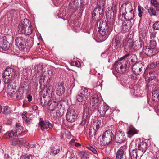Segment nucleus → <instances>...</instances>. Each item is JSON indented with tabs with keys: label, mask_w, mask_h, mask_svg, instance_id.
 Here are the masks:
<instances>
[{
	"label": "nucleus",
	"mask_w": 159,
	"mask_h": 159,
	"mask_svg": "<svg viewBox=\"0 0 159 159\" xmlns=\"http://www.w3.org/2000/svg\"><path fill=\"white\" fill-rule=\"evenodd\" d=\"M130 56V54L127 53L115 62L114 67L117 73L122 74L128 70L130 65L128 60Z\"/></svg>",
	"instance_id": "1"
},
{
	"label": "nucleus",
	"mask_w": 159,
	"mask_h": 159,
	"mask_svg": "<svg viewBox=\"0 0 159 159\" xmlns=\"http://www.w3.org/2000/svg\"><path fill=\"white\" fill-rule=\"evenodd\" d=\"M111 23L110 22L107 23L103 20L99 21L98 32L103 39H105L111 32L114 25L112 24L110 26Z\"/></svg>",
	"instance_id": "2"
},
{
	"label": "nucleus",
	"mask_w": 159,
	"mask_h": 159,
	"mask_svg": "<svg viewBox=\"0 0 159 159\" xmlns=\"http://www.w3.org/2000/svg\"><path fill=\"white\" fill-rule=\"evenodd\" d=\"M15 44L21 50H29L32 46L30 41L26 38L22 36L17 37L15 40Z\"/></svg>",
	"instance_id": "3"
},
{
	"label": "nucleus",
	"mask_w": 159,
	"mask_h": 159,
	"mask_svg": "<svg viewBox=\"0 0 159 159\" xmlns=\"http://www.w3.org/2000/svg\"><path fill=\"white\" fill-rule=\"evenodd\" d=\"M48 106V109L53 111L56 108V114L58 117H61L64 114V105L61 102H58L56 101H51Z\"/></svg>",
	"instance_id": "4"
},
{
	"label": "nucleus",
	"mask_w": 159,
	"mask_h": 159,
	"mask_svg": "<svg viewBox=\"0 0 159 159\" xmlns=\"http://www.w3.org/2000/svg\"><path fill=\"white\" fill-rule=\"evenodd\" d=\"M18 27L19 31L22 33L30 35L33 32L30 23L29 22V20L27 19H25L23 21H21L19 24Z\"/></svg>",
	"instance_id": "5"
},
{
	"label": "nucleus",
	"mask_w": 159,
	"mask_h": 159,
	"mask_svg": "<svg viewBox=\"0 0 159 159\" xmlns=\"http://www.w3.org/2000/svg\"><path fill=\"white\" fill-rule=\"evenodd\" d=\"M16 127L15 132L13 131L7 132L5 136L6 138H12V137H18L21 136L25 134V132L23 131V127L18 123L16 124Z\"/></svg>",
	"instance_id": "6"
},
{
	"label": "nucleus",
	"mask_w": 159,
	"mask_h": 159,
	"mask_svg": "<svg viewBox=\"0 0 159 159\" xmlns=\"http://www.w3.org/2000/svg\"><path fill=\"white\" fill-rule=\"evenodd\" d=\"M142 44V42L141 41H136L133 42L130 40L127 42L125 48L129 52L133 51V50L137 51L141 48Z\"/></svg>",
	"instance_id": "7"
},
{
	"label": "nucleus",
	"mask_w": 159,
	"mask_h": 159,
	"mask_svg": "<svg viewBox=\"0 0 159 159\" xmlns=\"http://www.w3.org/2000/svg\"><path fill=\"white\" fill-rule=\"evenodd\" d=\"M113 133L110 130L105 131L102 136V139L100 142L101 148L108 145L112 140Z\"/></svg>",
	"instance_id": "8"
},
{
	"label": "nucleus",
	"mask_w": 159,
	"mask_h": 159,
	"mask_svg": "<svg viewBox=\"0 0 159 159\" xmlns=\"http://www.w3.org/2000/svg\"><path fill=\"white\" fill-rule=\"evenodd\" d=\"M99 128L100 124L99 123L97 122L93 123L89 129L90 138L91 139H93V141L98 136V134Z\"/></svg>",
	"instance_id": "9"
},
{
	"label": "nucleus",
	"mask_w": 159,
	"mask_h": 159,
	"mask_svg": "<svg viewBox=\"0 0 159 159\" xmlns=\"http://www.w3.org/2000/svg\"><path fill=\"white\" fill-rule=\"evenodd\" d=\"M13 69H6L2 75V80L5 84H10L12 81Z\"/></svg>",
	"instance_id": "10"
},
{
	"label": "nucleus",
	"mask_w": 159,
	"mask_h": 159,
	"mask_svg": "<svg viewBox=\"0 0 159 159\" xmlns=\"http://www.w3.org/2000/svg\"><path fill=\"white\" fill-rule=\"evenodd\" d=\"M111 10L106 12V16L107 22H110L111 23L110 26L114 24V17L116 16L117 9L115 7H112Z\"/></svg>",
	"instance_id": "11"
},
{
	"label": "nucleus",
	"mask_w": 159,
	"mask_h": 159,
	"mask_svg": "<svg viewBox=\"0 0 159 159\" xmlns=\"http://www.w3.org/2000/svg\"><path fill=\"white\" fill-rule=\"evenodd\" d=\"M109 108V107L108 106L104 104L101 105V103H100L98 107H97L96 110L93 109L94 111L98 112L101 115L103 116L105 115L106 116L108 117L110 116V115L111 114V111H110V113L108 114L107 113V111Z\"/></svg>",
	"instance_id": "12"
},
{
	"label": "nucleus",
	"mask_w": 159,
	"mask_h": 159,
	"mask_svg": "<svg viewBox=\"0 0 159 159\" xmlns=\"http://www.w3.org/2000/svg\"><path fill=\"white\" fill-rule=\"evenodd\" d=\"M66 117L68 122L72 123L75 121L77 118V115L74 110L69 109L67 110Z\"/></svg>",
	"instance_id": "13"
},
{
	"label": "nucleus",
	"mask_w": 159,
	"mask_h": 159,
	"mask_svg": "<svg viewBox=\"0 0 159 159\" xmlns=\"http://www.w3.org/2000/svg\"><path fill=\"white\" fill-rule=\"evenodd\" d=\"M142 51L148 57H151L157 53L158 50L148 46H145L143 47Z\"/></svg>",
	"instance_id": "14"
},
{
	"label": "nucleus",
	"mask_w": 159,
	"mask_h": 159,
	"mask_svg": "<svg viewBox=\"0 0 159 159\" xmlns=\"http://www.w3.org/2000/svg\"><path fill=\"white\" fill-rule=\"evenodd\" d=\"M64 84V83L63 82L53 84V87H54V89L56 90V94L57 95L61 96L64 93L65 88Z\"/></svg>",
	"instance_id": "15"
},
{
	"label": "nucleus",
	"mask_w": 159,
	"mask_h": 159,
	"mask_svg": "<svg viewBox=\"0 0 159 159\" xmlns=\"http://www.w3.org/2000/svg\"><path fill=\"white\" fill-rule=\"evenodd\" d=\"M125 139V136L124 132L119 130L116 133L115 140L116 142L121 143L124 142Z\"/></svg>",
	"instance_id": "16"
},
{
	"label": "nucleus",
	"mask_w": 159,
	"mask_h": 159,
	"mask_svg": "<svg viewBox=\"0 0 159 159\" xmlns=\"http://www.w3.org/2000/svg\"><path fill=\"white\" fill-rule=\"evenodd\" d=\"M143 67V66L142 63H136L133 66L132 70L135 75H139L142 73Z\"/></svg>",
	"instance_id": "17"
},
{
	"label": "nucleus",
	"mask_w": 159,
	"mask_h": 159,
	"mask_svg": "<svg viewBox=\"0 0 159 159\" xmlns=\"http://www.w3.org/2000/svg\"><path fill=\"white\" fill-rule=\"evenodd\" d=\"M10 144L13 146H18L21 147L24 145L25 141L23 140H19L17 137H12V138H10Z\"/></svg>",
	"instance_id": "18"
},
{
	"label": "nucleus",
	"mask_w": 159,
	"mask_h": 159,
	"mask_svg": "<svg viewBox=\"0 0 159 159\" xmlns=\"http://www.w3.org/2000/svg\"><path fill=\"white\" fill-rule=\"evenodd\" d=\"M147 148V144L144 142L142 141L139 143L138 145V151L139 152V154L141 156L146 151Z\"/></svg>",
	"instance_id": "19"
},
{
	"label": "nucleus",
	"mask_w": 159,
	"mask_h": 159,
	"mask_svg": "<svg viewBox=\"0 0 159 159\" xmlns=\"http://www.w3.org/2000/svg\"><path fill=\"white\" fill-rule=\"evenodd\" d=\"M93 104L92 105L93 109L96 110L97 107H98L101 103V98L97 94H94L91 96Z\"/></svg>",
	"instance_id": "20"
},
{
	"label": "nucleus",
	"mask_w": 159,
	"mask_h": 159,
	"mask_svg": "<svg viewBox=\"0 0 159 159\" xmlns=\"http://www.w3.org/2000/svg\"><path fill=\"white\" fill-rule=\"evenodd\" d=\"M132 23L130 20H126L122 23V29L125 32H128L131 29Z\"/></svg>",
	"instance_id": "21"
},
{
	"label": "nucleus",
	"mask_w": 159,
	"mask_h": 159,
	"mask_svg": "<svg viewBox=\"0 0 159 159\" xmlns=\"http://www.w3.org/2000/svg\"><path fill=\"white\" fill-rule=\"evenodd\" d=\"M39 125L43 131L45 129H47V126H48L49 129L52 128L53 127L52 124L48 120H45V122L41 121L39 123Z\"/></svg>",
	"instance_id": "22"
},
{
	"label": "nucleus",
	"mask_w": 159,
	"mask_h": 159,
	"mask_svg": "<svg viewBox=\"0 0 159 159\" xmlns=\"http://www.w3.org/2000/svg\"><path fill=\"white\" fill-rule=\"evenodd\" d=\"M138 131L133 126H129L128 128V130L127 132V136L130 138L135 134H137Z\"/></svg>",
	"instance_id": "23"
},
{
	"label": "nucleus",
	"mask_w": 159,
	"mask_h": 159,
	"mask_svg": "<svg viewBox=\"0 0 159 159\" xmlns=\"http://www.w3.org/2000/svg\"><path fill=\"white\" fill-rule=\"evenodd\" d=\"M124 8H125V12L134 10L131 4L129 2H127L123 4L121 6L120 10L123 9Z\"/></svg>",
	"instance_id": "24"
},
{
	"label": "nucleus",
	"mask_w": 159,
	"mask_h": 159,
	"mask_svg": "<svg viewBox=\"0 0 159 159\" xmlns=\"http://www.w3.org/2000/svg\"><path fill=\"white\" fill-rule=\"evenodd\" d=\"M0 47L3 50L7 51L9 49L10 45L7 40L2 39L0 41Z\"/></svg>",
	"instance_id": "25"
},
{
	"label": "nucleus",
	"mask_w": 159,
	"mask_h": 159,
	"mask_svg": "<svg viewBox=\"0 0 159 159\" xmlns=\"http://www.w3.org/2000/svg\"><path fill=\"white\" fill-rule=\"evenodd\" d=\"M152 99L156 102H159V88H156L152 93Z\"/></svg>",
	"instance_id": "26"
},
{
	"label": "nucleus",
	"mask_w": 159,
	"mask_h": 159,
	"mask_svg": "<svg viewBox=\"0 0 159 159\" xmlns=\"http://www.w3.org/2000/svg\"><path fill=\"white\" fill-rule=\"evenodd\" d=\"M135 16V11H131L129 12H125L124 17L126 20H132Z\"/></svg>",
	"instance_id": "27"
},
{
	"label": "nucleus",
	"mask_w": 159,
	"mask_h": 159,
	"mask_svg": "<svg viewBox=\"0 0 159 159\" xmlns=\"http://www.w3.org/2000/svg\"><path fill=\"white\" fill-rule=\"evenodd\" d=\"M24 92V90L23 87L19 88L18 90L16 91L15 98V97L18 99H22L23 98Z\"/></svg>",
	"instance_id": "28"
},
{
	"label": "nucleus",
	"mask_w": 159,
	"mask_h": 159,
	"mask_svg": "<svg viewBox=\"0 0 159 159\" xmlns=\"http://www.w3.org/2000/svg\"><path fill=\"white\" fill-rule=\"evenodd\" d=\"M121 38L119 36H117L115 39L114 45L116 49H120V48Z\"/></svg>",
	"instance_id": "29"
},
{
	"label": "nucleus",
	"mask_w": 159,
	"mask_h": 159,
	"mask_svg": "<svg viewBox=\"0 0 159 159\" xmlns=\"http://www.w3.org/2000/svg\"><path fill=\"white\" fill-rule=\"evenodd\" d=\"M130 157L131 159H137L139 154L138 149L135 148L131 151H129Z\"/></svg>",
	"instance_id": "30"
},
{
	"label": "nucleus",
	"mask_w": 159,
	"mask_h": 159,
	"mask_svg": "<svg viewBox=\"0 0 159 159\" xmlns=\"http://www.w3.org/2000/svg\"><path fill=\"white\" fill-rule=\"evenodd\" d=\"M76 0H71V2H70L69 4V7L70 8L75 10L77 9L79 7V3Z\"/></svg>",
	"instance_id": "31"
},
{
	"label": "nucleus",
	"mask_w": 159,
	"mask_h": 159,
	"mask_svg": "<svg viewBox=\"0 0 159 159\" xmlns=\"http://www.w3.org/2000/svg\"><path fill=\"white\" fill-rule=\"evenodd\" d=\"M116 159H126L124 151L122 149H120L116 153Z\"/></svg>",
	"instance_id": "32"
},
{
	"label": "nucleus",
	"mask_w": 159,
	"mask_h": 159,
	"mask_svg": "<svg viewBox=\"0 0 159 159\" xmlns=\"http://www.w3.org/2000/svg\"><path fill=\"white\" fill-rule=\"evenodd\" d=\"M90 89H88L87 88H84L81 89V91L79 93L84 96L89 98V95Z\"/></svg>",
	"instance_id": "33"
},
{
	"label": "nucleus",
	"mask_w": 159,
	"mask_h": 159,
	"mask_svg": "<svg viewBox=\"0 0 159 159\" xmlns=\"http://www.w3.org/2000/svg\"><path fill=\"white\" fill-rule=\"evenodd\" d=\"M89 116V114L83 113L82 120L80 124L81 125H85L86 121L88 120Z\"/></svg>",
	"instance_id": "34"
},
{
	"label": "nucleus",
	"mask_w": 159,
	"mask_h": 159,
	"mask_svg": "<svg viewBox=\"0 0 159 159\" xmlns=\"http://www.w3.org/2000/svg\"><path fill=\"white\" fill-rule=\"evenodd\" d=\"M16 92V89L12 87L8 89V94L12 97L15 98Z\"/></svg>",
	"instance_id": "35"
},
{
	"label": "nucleus",
	"mask_w": 159,
	"mask_h": 159,
	"mask_svg": "<svg viewBox=\"0 0 159 159\" xmlns=\"http://www.w3.org/2000/svg\"><path fill=\"white\" fill-rule=\"evenodd\" d=\"M85 96L84 95V96L79 93V94L76 96L77 100L79 102H82L83 101L87 100L88 98L87 97H85Z\"/></svg>",
	"instance_id": "36"
},
{
	"label": "nucleus",
	"mask_w": 159,
	"mask_h": 159,
	"mask_svg": "<svg viewBox=\"0 0 159 159\" xmlns=\"http://www.w3.org/2000/svg\"><path fill=\"white\" fill-rule=\"evenodd\" d=\"M94 11L96 13V14H97V16H99V17L100 15L102 16V15L104 13L103 8H96L94 9Z\"/></svg>",
	"instance_id": "37"
},
{
	"label": "nucleus",
	"mask_w": 159,
	"mask_h": 159,
	"mask_svg": "<svg viewBox=\"0 0 159 159\" xmlns=\"http://www.w3.org/2000/svg\"><path fill=\"white\" fill-rule=\"evenodd\" d=\"M151 4L156 8V11H159V2L157 0H151Z\"/></svg>",
	"instance_id": "38"
},
{
	"label": "nucleus",
	"mask_w": 159,
	"mask_h": 159,
	"mask_svg": "<svg viewBox=\"0 0 159 159\" xmlns=\"http://www.w3.org/2000/svg\"><path fill=\"white\" fill-rule=\"evenodd\" d=\"M90 103H84L83 105L84 108L83 113L89 114V107Z\"/></svg>",
	"instance_id": "39"
},
{
	"label": "nucleus",
	"mask_w": 159,
	"mask_h": 159,
	"mask_svg": "<svg viewBox=\"0 0 159 159\" xmlns=\"http://www.w3.org/2000/svg\"><path fill=\"white\" fill-rule=\"evenodd\" d=\"M105 3V1L103 0H98L97 3V8L103 9Z\"/></svg>",
	"instance_id": "40"
},
{
	"label": "nucleus",
	"mask_w": 159,
	"mask_h": 159,
	"mask_svg": "<svg viewBox=\"0 0 159 159\" xmlns=\"http://www.w3.org/2000/svg\"><path fill=\"white\" fill-rule=\"evenodd\" d=\"M149 47L155 49H157L156 41L153 39L150 40Z\"/></svg>",
	"instance_id": "41"
},
{
	"label": "nucleus",
	"mask_w": 159,
	"mask_h": 159,
	"mask_svg": "<svg viewBox=\"0 0 159 159\" xmlns=\"http://www.w3.org/2000/svg\"><path fill=\"white\" fill-rule=\"evenodd\" d=\"M148 10V13L151 16L156 15V11L153 7H150Z\"/></svg>",
	"instance_id": "42"
},
{
	"label": "nucleus",
	"mask_w": 159,
	"mask_h": 159,
	"mask_svg": "<svg viewBox=\"0 0 159 159\" xmlns=\"http://www.w3.org/2000/svg\"><path fill=\"white\" fill-rule=\"evenodd\" d=\"M3 112L5 114H8L11 113L9 107L8 106H4L2 108Z\"/></svg>",
	"instance_id": "43"
},
{
	"label": "nucleus",
	"mask_w": 159,
	"mask_h": 159,
	"mask_svg": "<svg viewBox=\"0 0 159 159\" xmlns=\"http://www.w3.org/2000/svg\"><path fill=\"white\" fill-rule=\"evenodd\" d=\"M60 151L59 148L56 147L52 148L51 149V152H52L54 154H57Z\"/></svg>",
	"instance_id": "44"
},
{
	"label": "nucleus",
	"mask_w": 159,
	"mask_h": 159,
	"mask_svg": "<svg viewBox=\"0 0 159 159\" xmlns=\"http://www.w3.org/2000/svg\"><path fill=\"white\" fill-rule=\"evenodd\" d=\"M51 101H48L47 100H46L45 99H44V102H43V99L41 98V104L43 106H45L48 105V106L49 104V103L51 102Z\"/></svg>",
	"instance_id": "45"
},
{
	"label": "nucleus",
	"mask_w": 159,
	"mask_h": 159,
	"mask_svg": "<svg viewBox=\"0 0 159 159\" xmlns=\"http://www.w3.org/2000/svg\"><path fill=\"white\" fill-rule=\"evenodd\" d=\"M138 16L140 17H141L142 16L143 11V10L144 9L142 8H141L140 6H138Z\"/></svg>",
	"instance_id": "46"
},
{
	"label": "nucleus",
	"mask_w": 159,
	"mask_h": 159,
	"mask_svg": "<svg viewBox=\"0 0 159 159\" xmlns=\"http://www.w3.org/2000/svg\"><path fill=\"white\" fill-rule=\"evenodd\" d=\"M148 76H149V78L151 79H153L154 78H156L157 76V74L155 72H150Z\"/></svg>",
	"instance_id": "47"
},
{
	"label": "nucleus",
	"mask_w": 159,
	"mask_h": 159,
	"mask_svg": "<svg viewBox=\"0 0 159 159\" xmlns=\"http://www.w3.org/2000/svg\"><path fill=\"white\" fill-rule=\"evenodd\" d=\"M153 28L154 30H159V21H157L153 25Z\"/></svg>",
	"instance_id": "48"
},
{
	"label": "nucleus",
	"mask_w": 159,
	"mask_h": 159,
	"mask_svg": "<svg viewBox=\"0 0 159 159\" xmlns=\"http://www.w3.org/2000/svg\"><path fill=\"white\" fill-rule=\"evenodd\" d=\"M33 158L34 157L32 155L30 156L22 155L20 159H33Z\"/></svg>",
	"instance_id": "49"
},
{
	"label": "nucleus",
	"mask_w": 159,
	"mask_h": 159,
	"mask_svg": "<svg viewBox=\"0 0 159 159\" xmlns=\"http://www.w3.org/2000/svg\"><path fill=\"white\" fill-rule=\"evenodd\" d=\"M99 17L97 16V14L93 11L92 14V18L93 20H95L96 18H98Z\"/></svg>",
	"instance_id": "50"
},
{
	"label": "nucleus",
	"mask_w": 159,
	"mask_h": 159,
	"mask_svg": "<svg viewBox=\"0 0 159 159\" xmlns=\"http://www.w3.org/2000/svg\"><path fill=\"white\" fill-rule=\"evenodd\" d=\"M156 66L157 65L156 63L154 62L150 63L149 65L148 66L150 69H153L155 68Z\"/></svg>",
	"instance_id": "51"
},
{
	"label": "nucleus",
	"mask_w": 159,
	"mask_h": 159,
	"mask_svg": "<svg viewBox=\"0 0 159 159\" xmlns=\"http://www.w3.org/2000/svg\"><path fill=\"white\" fill-rule=\"evenodd\" d=\"M88 148L90 150L92 151L94 154H97V152L96 150L93 147L90 146L88 147Z\"/></svg>",
	"instance_id": "52"
},
{
	"label": "nucleus",
	"mask_w": 159,
	"mask_h": 159,
	"mask_svg": "<svg viewBox=\"0 0 159 159\" xmlns=\"http://www.w3.org/2000/svg\"><path fill=\"white\" fill-rule=\"evenodd\" d=\"M26 113L27 112L25 111L24 112L21 116L23 120L25 121L26 119L27 118V116L26 115Z\"/></svg>",
	"instance_id": "53"
},
{
	"label": "nucleus",
	"mask_w": 159,
	"mask_h": 159,
	"mask_svg": "<svg viewBox=\"0 0 159 159\" xmlns=\"http://www.w3.org/2000/svg\"><path fill=\"white\" fill-rule=\"evenodd\" d=\"M32 121V119L30 118H28L25 119V121L28 124H30Z\"/></svg>",
	"instance_id": "54"
},
{
	"label": "nucleus",
	"mask_w": 159,
	"mask_h": 159,
	"mask_svg": "<svg viewBox=\"0 0 159 159\" xmlns=\"http://www.w3.org/2000/svg\"><path fill=\"white\" fill-rule=\"evenodd\" d=\"M75 143V140L74 139H72L69 142V144L70 146H72Z\"/></svg>",
	"instance_id": "55"
},
{
	"label": "nucleus",
	"mask_w": 159,
	"mask_h": 159,
	"mask_svg": "<svg viewBox=\"0 0 159 159\" xmlns=\"http://www.w3.org/2000/svg\"><path fill=\"white\" fill-rule=\"evenodd\" d=\"M159 157V154L157 153H156L155 154H154L153 155V159H158Z\"/></svg>",
	"instance_id": "56"
},
{
	"label": "nucleus",
	"mask_w": 159,
	"mask_h": 159,
	"mask_svg": "<svg viewBox=\"0 0 159 159\" xmlns=\"http://www.w3.org/2000/svg\"><path fill=\"white\" fill-rule=\"evenodd\" d=\"M156 37V34L154 33H152L150 34V38L151 39H154Z\"/></svg>",
	"instance_id": "57"
},
{
	"label": "nucleus",
	"mask_w": 159,
	"mask_h": 159,
	"mask_svg": "<svg viewBox=\"0 0 159 159\" xmlns=\"http://www.w3.org/2000/svg\"><path fill=\"white\" fill-rule=\"evenodd\" d=\"M27 98H28V101L29 102L31 101L32 100V96L30 95L27 96Z\"/></svg>",
	"instance_id": "58"
},
{
	"label": "nucleus",
	"mask_w": 159,
	"mask_h": 159,
	"mask_svg": "<svg viewBox=\"0 0 159 159\" xmlns=\"http://www.w3.org/2000/svg\"><path fill=\"white\" fill-rule=\"evenodd\" d=\"M26 148H31L34 147V145H31L30 144H28L26 146Z\"/></svg>",
	"instance_id": "59"
},
{
	"label": "nucleus",
	"mask_w": 159,
	"mask_h": 159,
	"mask_svg": "<svg viewBox=\"0 0 159 159\" xmlns=\"http://www.w3.org/2000/svg\"><path fill=\"white\" fill-rule=\"evenodd\" d=\"M5 159H12L11 157L8 154H6L5 155Z\"/></svg>",
	"instance_id": "60"
},
{
	"label": "nucleus",
	"mask_w": 159,
	"mask_h": 159,
	"mask_svg": "<svg viewBox=\"0 0 159 159\" xmlns=\"http://www.w3.org/2000/svg\"><path fill=\"white\" fill-rule=\"evenodd\" d=\"M38 107L37 106L34 105L32 107V109L33 110L36 111L38 109Z\"/></svg>",
	"instance_id": "61"
},
{
	"label": "nucleus",
	"mask_w": 159,
	"mask_h": 159,
	"mask_svg": "<svg viewBox=\"0 0 159 159\" xmlns=\"http://www.w3.org/2000/svg\"><path fill=\"white\" fill-rule=\"evenodd\" d=\"M75 65L78 67H79L80 66V63L79 61H76L75 63Z\"/></svg>",
	"instance_id": "62"
},
{
	"label": "nucleus",
	"mask_w": 159,
	"mask_h": 159,
	"mask_svg": "<svg viewBox=\"0 0 159 159\" xmlns=\"http://www.w3.org/2000/svg\"><path fill=\"white\" fill-rule=\"evenodd\" d=\"M150 79H148V82L147 83L146 85L148 88V89L149 87H150V85L149 84V83L150 82Z\"/></svg>",
	"instance_id": "63"
},
{
	"label": "nucleus",
	"mask_w": 159,
	"mask_h": 159,
	"mask_svg": "<svg viewBox=\"0 0 159 159\" xmlns=\"http://www.w3.org/2000/svg\"><path fill=\"white\" fill-rule=\"evenodd\" d=\"M75 145L76 147H78L80 145V143H75Z\"/></svg>",
	"instance_id": "64"
}]
</instances>
